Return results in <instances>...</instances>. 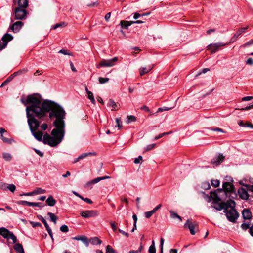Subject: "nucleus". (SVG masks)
<instances>
[{"mask_svg": "<svg viewBox=\"0 0 253 253\" xmlns=\"http://www.w3.org/2000/svg\"><path fill=\"white\" fill-rule=\"evenodd\" d=\"M21 102L26 105V116L27 122L31 132L36 130L40 126L39 119H42L46 116L49 113V118L55 120L53 122L55 127L50 136L45 133L43 137V142L51 147H55L59 144L64 138L65 134V118L66 113L64 108L57 103L50 100H45L41 102L40 99L33 95H28L27 98L21 99Z\"/></svg>", "mask_w": 253, "mask_h": 253, "instance_id": "nucleus-1", "label": "nucleus"}, {"mask_svg": "<svg viewBox=\"0 0 253 253\" xmlns=\"http://www.w3.org/2000/svg\"><path fill=\"white\" fill-rule=\"evenodd\" d=\"M217 192H222L221 189H218L214 190L213 192H211V193L214 194V198L211 203V207L215 208L216 210L221 211L222 209L224 211L226 210L224 207V202H221L218 204V202L221 201V198L219 197Z\"/></svg>", "mask_w": 253, "mask_h": 253, "instance_id": "nucleus-2", "label": "nucleus"}, {"mask_svg": "<svg viewBox=\"0 0 253 253\" xmlns=\"http://www.w3.org/2000/svg\"><path fill=\"white\" fill-rule=\"evenodd\" d=\"M27 14V12L25 9L16 7L14 9L12 15L16 20H23L26 18Z\"/></svg>", "mask_w": 253, "mask_h": 253, "instance_id": "nucleus-3", "label": "nucleus"}, {"mask_svg": "<svg viewBox=\"0 0 253 253\" xmlns=\"http://www.w3.org/2000/svg\"><path fill=\"white\" fill-rule=\"evenodd\" d=\"M227 219L232 222H235L236 220L238 217V213L236 211L235 209H226L224 211Z\"/></svg>", "mask_w": 253, "mask_h": 253, "instance_id": "nucleus-4", "label": "nucleus"}, {"mask_svg": "<svg viewBox=\"0 0 253 253\" xmlns=\"http://www.w3.org/2000/svg\"><path fill=\"white\" fill-rule=\"evenodd\" d=\"M0 235L5 239H12L13 244L17 242V237L14 235V234L4 227L0 228Z\"/></svg>", "mask_w": 253, "mask_h": 253, "instance_id": "nucleus-5", "label": "nucleus"}, {"mask_svg": "<svg viewBox=\"0 0 253 253\" xmlns=\"http://www.w3.org/2000/svg\"><path fill=\"white\" fill-rule=\"evenodd\" d=\"M118 58L115 57L109 60L103 59L99 63V65L97 66V68L100 67H112L114 65V62L118 60Z\"/></svg>", "mask_w": 253, "mask_h": 253, "instance_id": "nucleus-6", "label": "nucleus"}, {"mask_svg": "<svg viewBox=\"0 0 253 253\" xmlns=\"http://www.w3.org/2000/svg\"><path fill=\"white\" fill-rule=\"evenodd\" d=\"M99 213L95 210L82 211L80 212L81 216L83 218H91L97 216Z\"/></svg>", "mask_w": 253, "mask_h": 253, "instance_id": "nucleus-7", "label": "nucleus"}, {"mask_svg": "<svg viewBox=\"0 0 253 253\" xmlns=\"http://www.w3.org/2000/svg\"><path fill=\"white\" fill-rule=\"evenodd\" d=\"M13 36L8 33L5 34L3 35L1 39L3 42L1 43L0 42V51L4 49L6 46L8 42L13 39Z\"/></svg>", "mask_w": 253, "mask_h": 253, "instance_id": "nucleus-8", "label": "nucleus"}, {"mask_svg": "<svg viewBox=\"0 0 253 253\" xmlns=\"http://www.w3.org/2000/svg\"><path fill=\"white\" fill-rule=\"evenodd\" d=\"M223 189H224V191H223L222 189V192H233L234 191V186L233 184L230 182H225L223 183L222 185ZM221 192H217V193L218 194V193H220Z\"/></svg>", "mask_w": 253, "mask_h": 253, "instance_id": "nucleus-9", "label": "nucleus"}, {"mask_svg": "<svg viewBox=\"0 0 253 253\" xmlns=\"http://www.w3.org/2000/svg\"><path fill=\"white\" fill-rule=\"evenodd\" d=\"M184 226L185 228H188L189 229L192 235H194L196 233L194 229L197 226V223L196 222H191L189 220H187Z\"/></svg>", "mask_w": 253, "mask_h": 253, "instance_id": "nucleus-10", "label": "nucleus"}, {"mask_svg": "<svg viewBox=\"0 0 253 253\" xmlns=\"http://www.w3.org/2000/svg\"><path fill=\"white\" fill-rule=\"evenodd\" d=\"M224 160V156L222 154L219 153L217 155L215 156L211 161V164L214 165L215 166L219 165L221 163H222Z\"/></svg>", "mask_w": 253, "mask_h": 253, "instance_id": "nucleus-11", "label": "nucleus"}, {"mask_svg": "<svg viewBox=\"0 0 253 253\" xmlns=\"http://www.w3.org/2000/svg\"><path fill=\"white\" fill-rule=\"evenodd\" d=\"M23 25V23L21 21H17L14 23L10 27V29L14 33H17L21 29Z\"/></svg>", "mask_w": 253, "mask_h": 253, "instance_id": "nucleus-12", "label": "nucleus"}, {"mask_svg": "<svg viewBox=\"0 0 253 253\" xmlns=\"http://www.w3.org/2000/svg\"><path fill=\"white\" fill-rule=\"evenodd\" d=\"M224 45V44L220 42H218L209 44L208 45L207 48L208 49L211 51V53H214L217 51L219 47Z\"/></svg>", "mask_w": 253, "mask_h": 253, "instance_id": "nucleus-13", "label": "nucleus"}, {"mask_svg": "<svg viewBox=\"0 0 253 253\" xmlns=\"http://www.w3.org/2000/svg\"><path fill=\"white\" fill-rule=\"evenodd\" d=\"M238 194L240 197L243 200H248L249 197V195L247 192L246 189L243 187L239 188L238 190Z\"/></svg>", "mask_w": 253, "mask_h": 253, "instance_id": "nucleus-14", "label": "nucleus"}, {"mask_svg": "<svg viewBox=\"0 0 253 253\" xmlns=\"http://www.w3.org/2000/svg\"><path fill=\"white\" fill-rule=\"evenodd\" d=\"M71 239L72 240L81 241L83 243L85 244L86 247L89 246V241L88 238L84 235H79L76 237H72Z\"/></svg>", "mask_w": 253, "mask_h": 253, "instance_id": "nucleus-15", "label": "nucleus"}, {"mask_svg": "<svg viewBox=\"0 0 253 253\" xmlns=\"http://www.w3.org/2000/svg\"><path fill=\"white\" fill-rule=\"evenodd\" d=\"M248 27H245L243 28H241L240 29H239L237 32L234 34L232 38H231V40L232 42H235L237 38L241 35L243 33H244L245 31L248 29Z\"/></svg>", "mask_w": 253, "mask_h": 253, "instance_id": "nucleus-16", "label": "nucleus"}, {"mask_svg": "<svg viewBox=\"0 0 253 253\" xmlns=\"http://www.w3.org/2000/svg\"><path fill=\"white\" fill-rule=\"evenodd\" d=\"M1 188L4 190L8 189L11 192L14 193L16 190V186L13 184L3 183L1 184Z\"/></svg>", "mask_w": 253, "mask_h": 253, "instance_id": "nucleus-17", "label": "nucleus"}, {"mask_svg": "<svg viewBox=\"0 0 253 253\" xmlns=\"http://www.w3.org/2000/svg\"><path fill=\"white\" fill-rule=\"evenodd\" d=\"M243 218L244 219H250L252 217V213L249 209H245L242 212Z\"/></svg>", "mask_w": 253, "mask_h": 253, "instance_id": "nucleus-18", "label": "nucleus"}, {"mask_svg": "<svg viewBox=\"0 0 253 253\" xmlns=\"http://www.w3.org/2000/svg\"><path fill=\"white\" fill-rule=\"evenodd\" d=\"M224 205L226 209H229L231 208L234 209L236 204L234 200L230 199L226 202H224Z\"/></svg>", "mask_w": 253, "mask_h": 253, "instance_id": "nucleus-19", "label": "nucleus"}, {"mask_svg": "<svg viewBox=\"0 0 253 253\" xmlns=\"http://www.w3.org/2000/svg\"><path fill=\"white\" fill-rule=\"evenodd\" d=\"M154 66H149L148 68L146 67H142L139 69V71L140 73V76H143L144 74H146L147 73L150 71L152 68H153Z\"/></svg>", "mask_w": 253, "mask_h": 253, "instance_id": "nucleus-20", "label": "nucleus"}, {"mask_svg": "<svg viewBox=\"0 0 253 253\" xmlns=\"http://www.w3.org/2000/svg\"><path fill=\"white\" fill-rule=\"evenodd\" d=\"M33 136L38 141H41L43 136V133L41 131H36L34 130L33 132H31Z\"/></svg>", "mask_w": 253, "mask_h": 253, "instance_id": "nucleus-21", "label": "nucleus"}, {"mask_svg": "<svg viewBox=\"0 0 253 253\" xmlns=\"http://www.w3.org/2000/svg\"><path fill=\"white\" fill-rule=\"evenodd\" d=\"M46 203L48 206H49L50 207H52L55 205L56 201L53 198L52 196L50 195L48 196L47 199L46 200Z\"/></svg>", "mask_w": 253, "mask_h": 253, "instance_id": "nucleus-22", "label": "nucleus"}, {"mask_svg": "<svg viewBox=\"0 0 253 253\" xmlns=\"http://www.w3.org/2000/svg\"><path fill=\"white\" fill-rule=\"evenodd\" d=\"M18 7L25 9L28 5V2L27 0H18Z\"/></svg>", "mask_w": 253, "mask_h": 253, "instance_id": "nucleus-23", "label": "nucleus"}, {"mask_svg": "<svg viewBox=\"0 0 253 253\" xmlns=\"http://www.w3.org/2000/svg\"><path fill=\"white\" fill-rule=\"evenodd\" d=\"M14 249L17 253H25L22 245L19 243L16 244L14 246Z\"/></svg>", "mask_w": 253, "mask_h": 253, "instance_id": "nucleus-24", "label": "nucleus"}, {"mask_svg": "<svg viewBox=\"0 0 253 253\" xmlns=\"http://www.w3.org/2000/svg\"><path fill=\"white\" fill-rule=\"evenodd\" d=\"M212 191L211 192V195H209L207 194H206L204 192H202L201 193L203 195V196L204 198L206 200V201L208 202H210L211 201L212 199L213 200V198L214 197H212V194H213V193H211Z\"/></svg>", "mask_w": 253, "mask_h": 253, "instance_id": "nucleus-25", "label": "nucleus"}, {"mask_svg": "<svg viewBox=\"0 0 253 253\" xmlns=\"http://www.w3.org/2000/svg\"><path fill=\"white\" fill-rule=\"evenodd\" d=\"M89 242L92 245H99L102 243L101 240H100L98 237H96L90 238Z\"/></svg>", "mask_w": 253, "mask_h": 253, "instance_id": "nucleus-26", "label": "nucleus"}, {"mask_svg": "<svg viewBox=\"0 0 253 253\" xmlns=\"http://www.w3.org/2000/svg\"><path fill=\"white\" fill-rule=\"evenodd\" d=\"M132 23H131V21H121L120 22V25L123 28L127 29L128 27L130 26Z\"/></svg>", "mask_w": 253, "mask_h": 253, "instance_id": "nucleus-27", "label": "nucleus"}, {"mask_svg": "<svg viewBox=\"0 0 253 253\" xmlns=\"http://www.w3.org/2000/svg\"><path fill=\"white\" fill-rule=\"evenodd\" d=\"M108 105L112 107V110H116L118 109V105L116 103L113 99H109L108 103Z\"/></svg>", "mask_w": 253, "mask_h": 253, "instance_id": "nucleus-28", "label": "nucleus"}, {"mask_svg": "<svg viewBox=\"0 0 253 253\" xmlns=\"http://www.w3.org/2000/svg\"><path fill=\"white\" fill-rule=\"evenodd\" d=\"M96 155V153L95 152H88V153H83L81 155H80L79 157L80 159V160L83 159L85 158L86 157L90 156H95Z\"/></svg>", "mask_w": 253, "mask_h": 253, "instance_id": "nucleus-29", "label": "nucleus"}, {"mask_svg": "<svg viewBox=\"0 0 253 253\" xmlns=\"http://www.w3.org/2000/svg\"><path fill=\"white\" fill-rule=\"evenodd\" d=\"M2 157L6 161H10L12 159V155L9 153L3 152L2 153Z\"/></svg>", "mask_w": 253, "mask_h": 253, "instance_id": "nucleus-30", "label": "nucleus"}, {"mask_svg": "<svg viewBox=\"0 0 253 253\" xmlns=\"http://www.w3.org/2000/svg\"><path fill=\"white\" fill-rule=\"evenodd\" d=\"M101 180V177H97L89 182H88L86 183V186H89L91 184H95Z\"/></svg>", "mask_w": 253, "mask_h": 253, "instance_id": "nucleus-31", "label": "nucleus"}, {"mask_svg": "<svg viewBox=\"0 0 253 253\" xmlns=\"http://www.w3.org/2000/svg\"><path fill=\"white\" fill-rule=\"evenodd\" d=\"M46 192V190L44 189H43L41 188L38 187L36 188L34 190V195H38V194H44Z\"/></svg>", "mask_w": 253, "mask_h": 253, "instance_id": "nucleus-32", "label": "nucleus"}, {"mask_svg": "<svg viewBox=\"0 0 253 253\" xmlns=\"http://www.w3.org/2000/svg\"><path fill=\"white\" fill-rule=\"evenodd\" d=\"M14 76V75H11L9 77H8L7 78V79L2 83L0 87H2L4 85H7L10 82H11L13 80Z\"/></svg>", "mask_w": 253, "mask_h": 253, "instance_id": "nucleus-33", "label": "nucleus"}, {"mask_svg": "<svg viewBox=\"0 0 253 253\" xmlns=\"http://www.w3.org/2000/svg\"><path fill=\"white\" fill-rule=\"evenodd\" d=\"M47 215L49 216L50 221L54 222V223L55 224L56 223V220H57V218L55 215V214L51 212H48L47 213Z\"/></svg>", "mask_w": 253, "mask_h": 253, "instance_id": "nucleus-34", "label": "nucleus"}, {"mask_svg": "<svg viewBox=\"0 0 253 253\" xmlns=\"http://www.w3.org/2000/svg\"><path fill=\"white\" fill-rule=\"evenodd\" d=\"M148 251L149 253H156V248L154 240L152 241V245L149 247Z\"/></svg>", "mask_w": 253, "mask_h": 253, "instance_id": "nucleus-35", "label": "nucleus"}, {"mask_svg": "<svg viewBox=\"0 0 253 253\" xmlns=\"http://www.w3.org/2000/svg\"><path fill=\"white\" fill-rule=\"evenodd\" d=\"M238 124L240 126H241L242 127H246V126H249L252 128H253V125H252L250 123H249L247 124V125L246 126L244 124V123L241 121V120H239L238 121Z\"/></svg>", "mask_w": 253, "mask_h": 253, "instance_id": "nucleus-36", "label": "nucleus"}, {"mask_svg": "<svg viewBox=\"0 0 253 253\" xmlns=\"http://www.w3.org/2000/svg\"><path fill=\"white\" fill-rule=\"evenodd\" d=\"M169 213L170 214V217L172 218H178V219H179L180 221H182L181 217L179 215H178L176 213L172 211H170Z\"/></svg>", "mask_w": 253, "mask_h": 253, "instance_id": "nucleus-37", "label": "nucleus"}, {"mask_svg": "<svg viewBox=\"0 0 253 253\" xmlns=\"http://www.w3.org/2000/svg\"><path fill=\"white\" fill-rule=\"evenodd\" d=\"M17 203L18 205H27L29 206H32V202H28V201H24V200L19 201L17 202Z\"/></svg>", "mask_w": 253, "mask_h": 253, "instance_id": "nucleus-38", "label": "nucleus"}, {"mask_svg": "<svg viewBox=\"0 0 253 253\" xmlns=\"http://www.w3.org/2000/svg\"><path fill=\"white\" fill-rule=\"evenodd\" d=\"M87 94L88 98L90 100V101L91 102V103L92 104H95V100L94 98L93 93L91 91H90V92H88Z\"/></svg>", "mask_w": 253, "mask_h": 253, "instance_id": "nucleus-39", "label": "nucleus"}, {"mask_svg": "<svg viewBox=\"0 0 253 253\" xmlns=\"http://www.w3.org/2000/svg\"><path fill=\"white\" fill-rule=\"evenodd\" d=\"M172 133L171 131H169V132H164V133H162L161 134H160L159 135H157V136H156L154 139V140H157L161 138H162V137L166 135H168V134H171Z\"/></svg>", "mask_w": 253, "mask_h": 253, "instance_id": "nucleus-40", "label": "nucleus"}, {"mask_svg": "<svg viewBox=\"0 0 253 253\" xmlns=\"http://www.w3.org/2000/svg\"><path fill=\"white\" fill-rule=\"evenodd\" d=\"M136 120V118L133 115H130L127 116V119L126 121V123L129 124L132 122H135Z\"/></svg>", "mask_w": 253, "mask_h": 253, "instance_id": "nucleus-41", "label": "nucleus"}, {"mask_svg": "<svg viewBox=\"0 0 253 253\" xmlns=\"http://www.w3.org/2000/svg\"><path fill=\"white\" fill-rule=\"evenodd\" d=\"M106 253H117L115 250L113 249V248L110 245H108L106 247Z\"/></svg>", "mask_w": 253, "mask_h": 253, "instance_id": "nucleus-42", "label": "nucleus"}, {"mask_svg": "<svg viewBox=\"0 0 253 253\" xmlns=\"http://www.w3.org/2000/svg\"><path fill=\"white\" fill-rule=\"evenodd\" d=\"M58 53L63 54L64 55H69V56L73 55L72 54L71 52H70L68 50H65L64 49H62L60 50L59 51Z\"/></svg>", "mask_w": 253, "mask_h": 253, "instance_id": "nucleus-43", "label": "nucleus"}, {"mask_svg": "<svg viewBox=\"0 0 253 253\" xmlns=\"http://www.w3.org/2000/svg\"><path fill=\"white\" fill-rule=\"evenodd\" d=\"M116 122L117 125L116 126V127H118L119 129H121L122 127V122L120 118H116Z\"/></svg>", "mask_w": 253, "mask_h": 253, "instance_id": "nucleus-44", "label": "nucleus"}, {"mask_svg": "<svg viewBox=\"0 0 253 253\" xmlns=\"http://www.w3.org/2000/svg\"><path fill=\"white\" fill-rule=\"evenodd\" d=\"M211 184L214 187H217L219 185L220 181L217 179H213L211 180Z\"/></svg>", "mask_w": 253, "mask_h": 253, "instance_id": "nucleus-45", "label": "nucleus"}, {"mask_svg": "<svg viewBox=\"0 0 253 253\" xmlns=\"http://www.w3.org/2000/svg\"><path fill=\"white\" fill-rule=\"evenodd\" d=\"M241 227L243 230L245 231L248 229L250 230V228L251 227V226H250V224L249 223H243V224H241Z\"/></svg>", "mask_w": 253, "mask_h": 253, "instance_id": "nucleus-46", "label": "nucleus"}, {"mask_svg": "<svg viewBox=\"0 0 253 253\" xmlns=\"http://www.w3.org/2000/svg\"><path fill=\"white\" fill-rule=\"evenodd\" d=\"M109 80V79L108 78L99 77L98 79L99 83L101 84L108 82Z\"/></svg>", "mask_w": 253, "mask_h": 253, "instance_id": "nucleus-47", "label": "nucleus"}, {"mask_svg": "<svg viewBox=\"0 0 253 253\" xmlns=\"http://www.w3.org/2000/svg\"><path fill=\"white\" fill-rule=\"evenodd\" d=\"M155 145H156L155 144H151L146 146L144 148V151L146 152V151H148L153 149L155 147Z\"/></svg>", "mask_w": 253, "mask_h": 253, "instance_id": "nucleus-48", "label": "nucleus"}, {"mask_svg": "<svg viewBox=\"0 0 253 253\" xmlns=\"http://www.w3.org/2000/svg\"><path fill=\"white\" fill-rule=\"evenodd\" d=\"M37 217L38 218V219L39 220H40L43 223L45 227L47 226V225H48V224H47L46 220L44 219V218L42 215H38L37 216Z\"/></svg>", "mask_w": 253, "mask_h": 253, "instance_id": "nucleus-49", "label": "nucleus"}, {"mask_svg": "<svg viewBox=\"0 0 253 253\" xmlns=\"http://www.w3.org/2000/svg\"><path fill=\"white\" fill-rule=\"evenodd\" d=\"M154 212L152 211H148L147 212H145L144 213L145 217L146 218H149L151 217V216L154 214Z\"/></svg>", "mask_w": 253, "mask_h": 253, "instance_id": "nucleus-50", "label": "nucleus"}, {"mask_svg": "<svg viewBox=\"0 0 253 253\" xmlns=\"http://www.w3.org/2000/svg\"><path fill=\"white\" fill-rule=\"evenodd\" d=\"M30 223L31 224V225L32 226V227L33 228L42 226V225L40 222L30 221Z\"/></svg>", "mask_w": 253, "mask_h": 253, "instance_id": "nucleus-51", "label": "nucleus"}, {"mask_svg": "<svg viewBox=\"0 0 253 253\" xmlns=\"http://www.w3.org/2000/svg\"><path fill=\"white\" fill-rule=\"evenodd\" d=\"M60 230L63 232L66 233L69 231V228L67 225H63L60 227Z\"/></svg>", "mask_w": 253, "mask_h": 253, "instance_id": "nucleus-52", "label": "nucleus"}, {"mask_svg": "<svg viewBox=\"0 0 253 253\" xmlns=\"http://www.w3.org/2000/svg\"><path fill=\"white\" fill-rule=\"evenodd\" d=\"M66 25V23L65 22L57 23L56 24H55L53 26V29H57L58 27H65Z\"/></svg>", "mask_w": 253, "mask_h": 253, "instance_id": "nucleus-53", "label": "nucleus"}, {"mask_svg": "<svg viewBox=\"0 0 253 253\" xmlns=\"http://www.w3.org/2000/svg\"><path fill=\"white\" fill-rule=\"evenodd\" d=\"M32 206H36L39 207L40 208H42L44 206V205L41 203H35V202H32Z\"/></svg>", "mask_w": 253, "mask_h": 253, "instance_id": "nucleus-54", "label": "nucleus"}, {"mask_svg": "<svg viewBox=\"0 0 253 253\" xmlns=\"http://www.w3.org/2000/svg\"><path fill=\"white\" fill-rule=\"evenodd\" d=\"M0 137L2 140L5 143H11V140L3 136V135H0Z\"/></svg>", "mask_w": 253, "mask_h": 253, "instance_id": "nucleus-55", "label": "nucleus"}, {"mask_svg": "<svg viewBox=\"0 0 253 253\" xmlns=\"http://www.w3.org/2000/svg\"><path fill=\"white\" fill-rule=\"evenodd\" d=\"M164 243V239L163 238L160 239V253L163 252V245Z\"/></svg>", "mask_w": 253, "mask_h": 253, "instance_id": "nucleus-56", "label": "nucleus"}, {"mask_svg": "<svg viewBox=\"0 0 253 253\" xmlns=\"http://www.w3.org/2000/svg\"><path fill=\"white\" fill-rule=\"evenodd\" d=\"M253 99V96H246L242 98V100L243 101H248Z\"/></svg>", "mask_w": 253, "mask_h": 253, "instance_id": "nucleus-57", "label": "nucleus"}, {"mask_svg": "<svg viewBox=\"0 0 253 253\" xmlns=\"http://www.w3.org/2000/svg\"><path fill=\"white\" fill-rule=\"evenodd\" d=\"M246 63L247 65H253V59L252 58H249L246 61Z\"/></svg>", "mask_w": 253, "mask_h": 253, "instance_id": "nucleus-58", "label": "nucleus"}, {"mask_svg": "<svg viewBox=\"0 0 253 253\" xmlns=\"http://www.w3.org/2000/svg\"><path fill=\"white\" fill-rule=\"evenodd\" d=\"M34 195H34V191H33L31 192H28V193H26L21 194L20 195V196H34Z\"/></svg>", "mask_w": 253, "mask_h": 253, "instance_id": "nucleus-59", "label": "nucleus"}, {"mask_svg": "<svg viewBox=\"0 0 253 253\" xmlns=\"http://www.w3.org/2000/svg\"><path fill=\"white\" fill-rule=\"evenodd\" d=\"M142 157L141 156H139L138 158H136L134 161V163L135 164H138L140 163V161L142 160Z\"/></svg>", "mask_w": 253, "mask_h": 253, "instance_id": "nucleus-60", "label": "nucleus"}, {"mask_svg": "<svg viewBox=\"0 0 253 253\" xmlns=\"http://www.w3.org/2000/svg\"><path fill=\"white\" fill-rule=\"evenodd\" d=\"M202 187L205 189H209L211 187L209 183H204L202 185Z\"/></svg>", "mask_w": 253, "mask_h": 253, "instance_id": "nucleus-61", "label": "nucleus"}, {"mask_svg": "<svg viewBox=\"0 0 253 253\" xmlns=\"http://www.w3.org/2000/svg\"><path fill=\"white\" fill-rule=\"evenodd\" d=\"M245 186L248 190L253 192V185H245Z\"/></svg>", "mask_w": 253, "mask_h": 253, "instance_id": "nucleus-62", "label": "nucleus"}, {"mask_svg": "<svg viewBox=\"0 0 253 253\" xmlns=\"http://www.w3.org/2000/svg\"><path fill=\"white\" fill-rule=\"evenodd\" d=\"M118 231L120 233L126 237H128L129 236V234L127 232H126L120 228L118 229Z\"/></svg>", "mask_w": 253, "mask_h": 253, "instance_id": "nucleus-63", "label": "nucleus"}, {"mask_svg": "<svg viewBox=\"0 0 253 253\" xmlns=\"http://www.w3.org/2000/svg\"><path fill=\"white\" fill-rule=\"evenodd\" d=\"M41 128L42 130H45L47 128V125L46 123H43L41 126Z\"/></svg>", "mask_w": 253, "mask_h": 253, "instance_id": "nucleus-64", "label": "nucleus"}]
</instances>
